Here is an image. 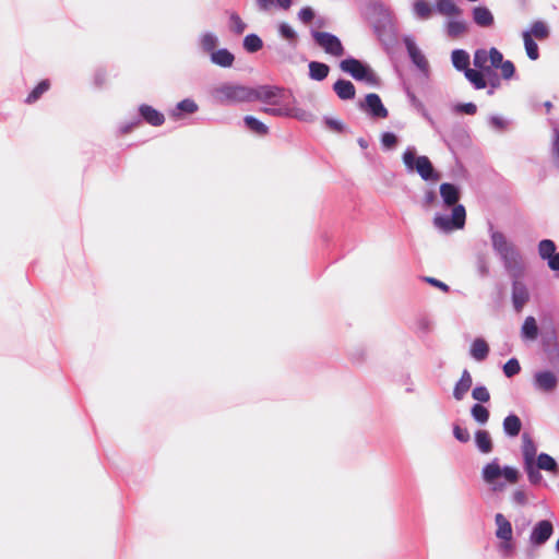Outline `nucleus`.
I'll return each instance as SVG.
<instances>
[{"label":"nucleus","mask_w":559,"mask_h":559,"mask_svg":"<svg viewBox=\"0 0 559 559\" xmlns=\"http://www.w3.org/2000/svg\"><path fill=\"white\" fill-rule=\"evenodd\" d=\"M537 467L539 469L551 472L554 474L559 473L558 464L552 456L547 453H540L537 456Z\"/></svg>","instance_id":"33"},{"label":"nucleus","mask_w":559,"mask_h":559,"mask_svg":"<svg viewBox=\"0 0 559 559\" xmlns=\"http://www.w3.org/2000/svg\"><path fill=\"white\" fill-rule=\"evenodd\" d=\"M471 415L473 419L480 425H485L489 419V411L479 403L472 406Z\"/></svg>","instance_id":"39"},{"label":"nucleus","mask_w":559,"mask_h":559,"mask_svg":"<svg viewBox=\"0 0 559 559\" xmlns=\"http://www.w3.org/2000/svg\"><path fill=\"white\" fill-rule=\"evenodd\" d=\"M473 22L479 27H491L495 23L492 12L484 5L474 7L472 9Z\"/></svg>","instance_id":"14"},{"label":"nucleus","mask_w":559,"mask_h":559,"mask_svg":"<svg viewBox=\"0 0 559 559\" xmlns=\"http://www.w3.org/2000/svg\"><path fill=\"white\" fill-rule=\"evenodd\" d=\"M425 281L427 283H429L430 285L438 287L445 293L449 292V286L445 283H443L435 277H425Z\"/></svg>","instance_id":"63"},{"label":"nucleus","mask_w":559,"mask_h":559,"mask_svg":"<svg viewBox=\"0 0 559 559\" xmlns=\"http://www.w3.org/2000/svg\"><path fill=\"white\" fill-rule=\"evenodd\" d=\"M554 527L550 521L543 520L537 522L530 535V542L534 546L544 545L552 535Z\"/></svg>","instance_id":"13"},{"label":"nucleus","mask_w":559,"mask_h":559,"mask_svg":"<svg viewBox=\"0 0 559 559\" xmlns=\"http://www.w3.org/2000/svg\"><path fill=\"white\" fill-rule=\"evenodd\" d=\"M491 246L496 254L500 258L504 269L511 275H516L521 270L522 258L515 245L507 236L490 227Z\"/></svg>","instance_id":"3"},{"label":"nucleus","mask_w":559,"mask_h":559,"mask_svg":"<svg viewBox=\"0 0 559 559\" xmlns=\"http://www.w3.org/2000/svg\"><path fill=\"white\" fill-rule=\"evenodd\" d=\"M454 110L461 114L475 115L477 106L474 103L457 104L455 105Z\"/></svg>","instance_id":"56"},{"label":"nucleus","mask_w":559,"mask_h":559,"mask_svg":"<svg viewBox=\"0 0 559 559\" xmlns=\"http://www.w3.org/2000/svg\"><path fill=\"white\" fill-rule=\"evenodd\" d=\"M49 88V81L44 80L28 94L26 103L32 104L36 102Z\"/></svg>","instance_id":"45"},{"label":"nucleus","mask_w":559,"mask_h":559,"mask_svg":"<svg viewBox=\"0 0 559 559\" xmlns=\"http://www.w3.org/2000/svg\"><path fill=\"white\" fill-rule=\"evenodd\" d=\"M475 443L481 453H490L492 451V442L488 431L477 430L475 433Z\"/></svg>","instance_id":"32"},{"label":"nucleus","mask_w":559,"mask_h":559,"mask_svg":"<svg viewBox=\"0 0 559 559\" xmlns=\"http://www.w3.org/2000/svg\"><path fill=\"white\" fill-rule=\"evenodd\" d=\"M502 426H503L504 433L507 436L513 438L520 433L521 428H522V423H521V419L519 418V416H516L514 414H510L503 419Z\"/></svg>","instance_id":"27"},{"label":"nucleus","mask_w":559,"mask_h":559,"mask_svg":"<svg viewBox=\"0 0 559 559\" xmlns=\"http://www.w3.org/2000/svg\"><path fill=\"white\" fill-rule=\"evenodd\" d=\"M340 69L356 81H362L372 86L379 84V78L374 71L368 64L353 57L342 60Z\"/></svg>","instance_id":"5"},{"label":"nucleus","mask_w":559,"mask_h":559,"mask_svg":"<svg viewBox=\"0 0 559 559\" xmlns=\"http://www.w3.org/2000/svg\"><path fill=\"white\" fill-rule=\"evenodd\" d=\"M381 143L384 147L386 148H392L396 145L397 143V138L394 133L392 132H384L382 135H381Z\"/></svg>","instance_id":"58"},{"label":"nucleus","mask_w":559,"mask_h":559,"mask_svg":"<svg viewBox=\"0 0 559 559\" xmlns=\"http://www.w3.org/2000/svg\"><path fill=\"white\" fill-rule=\"evenodd\" d=\"M197 110V103L190 98H186L177 104L176 108L171 111V116L175 118H179L182 112L194 114Z\"/></svg>","instance_id":"35"},{"label":"nucleus","mask_w":559,"mask_h":559,"mask_svg":"<svg viewBox=\"0 0 559 559\" xmlns=\"http://www.w3.org/2000/svg\"><path fill=\"white\" fill-rule=\"evenodd\" d=\"M523 33H527L533 39L545 40L549 37L550 29L544 21H535L531 24L530 28L523 31Z\"/></svg>","instance_id":"24"},{"label":"nucleus","mask_w":559,"mask_h":559,"mask_svg":"<svg viewBox=\"0 0 559 559\" xmlns=\"http://www.w3.org/2000/svg\"><path fill=\"white\" fill-rule=\"evenodd\" d=\"M314 43L323 49V51L332 57L338 58L345 53L344 46L340 38L328 32L311 31Z\"/></svg>","instance_id":"8"},{"label":"nucleus","mask_w":559,"mask_h":559,"mask_svg":"<svg viewBox=\"0 0 559 559\" xmlns=\"http://www.w3.org/2000/svg\"><path fill=\"white\" fill-rule=\"evenodd\" d=\"M257 91L259 92L260 96L257 97L255 100L257 99L269 100V99L276 97L277 94L280 93L278 88L269 87V86L261 87L260 90H257Z\"/></svg>","instance_id":"54"},{"label":"nucleus","mask_w":559,"mask_h":559,"mask_svg":"<svg viewBox=\"0 0 559 559\" xmlns=\"http://www.w3.org/2000/svg\"><path fill=\"white\" fill-rule=\"evenodd\" d=\"M257 3L262 11H266L274 3L281 9L287 10L292 5V0H257Z\"/></svg>","instance_id":"46"},{"label":"nucleus","mask_w":559,"mask_h":559,"mask_svg":"<svg viewBox=\"0 0 559 559\" xmlns=\"http://www.w3.org/2000/svg\"><path fill=\"white\" fill-rule=\"evenodd\" d=\"M502 60V53L495 47L490 49H477L474 52L473 64L483 71L488 78L495 75L493 69H498Z\"/></svg>","instance_id":"6"},{"label":"nucleus","mask_w":559,"mask_h":559,"mask_svg":"<svg viewBox=\"0 0 559 559\" xmlns=\"http://www.w3.org/2000/svg\"><path fill=\"white\" fill-rule=\"evenodd\" d=\"M314 17V11L310 7H305L298 12V19L305 23H310Z\"/></svg>","instance_id":"59"},{"label":"nucleus","mask_w":559,"mask_h":559,"mask_svg":"<svg viewBox=\"0 0 559 559\" xmlns=\"http://www.w3.org/2000/svg\"><path fill=\"white\" fill-rule=\"evenodd\" d=\"M402 162L408 173H416L425 181H438L440 179L430 159L425 155H417L415 146H407L402 154Z\"/></svg>","instance_id":"4"},{"label":"nucleus","mask_w":559,"mask_h":559,"mask_svg":"<svg viewBox=\"0 0 559 559\" xmlns=\"http://www.w3.org/2000/svg\"><path fill=\"white\" fill-rule=\"evenodd\" d=\"M444 31L448 37L459 38L467 33L468 25L464 20L451 17L445 22Z\"/></svg>","instance_id":"15"},{"label":"nucleus","mask_w":559,"mask_h":559,"mask_svg":"<svg viewBox=\"0 0 559 559\" xmlns=\"http://www.w3.org/2000/svg\"><path fill=\"white\" fill-rule=\"evenodd\" d=\"M403 43L407 50L408 57L412 62L416 66V68L426 76L429 75V62L426 59L425 55L421 52L414 38L409 35H405L403 37Z\"/></svg>","instance_id":"9"},{"label":"nucleus","mask_w":559,"mask_h":559,"mask_svg":"<svg viewBox=\"0 0 559 559\" xmlns=\"http://www.w3.org/2000/svg\"><path fill=\"white\" fill-rule=\"evenodd\" d=\"M243 122L250 131L258 135H265L269 131V128L263 122L252 116H246Z\"/></svg>","instance_id":"37"},{"label":"nucleus","mask_w":559,"mask_h":559,"mask_svg":"<svg viewBox=\"0 0 559 559\" xmlns=\"http://www.w3.org/2000/svg\"><path fill=\"white\" fill-rule=\"evenodd\" d=\"M323 121H324V124L326 126V128H329L332 131L341 133L345 129L344 123L341 120L325 117Z\"/></svg>","instance_id":"55"},{"label":"nucleus","mask_w":559,"mask_h":559,"mask_svg":"<svg viewBox=\"0 0 559 559\" xmlns=\"http://www.w3.org/2000/svg\"><path fill=\"white\" fill-rule=\"evenodd\" d=\"M489 354V346L484 338H475L471 345L469 355L477 361H483Z\"/></svg>","instance_id":"25"},{"label":"nucleus","mask_w":559,"mask_h":559,"mask_svg":"<svg viewBox=\"0 0 559 559\" xmlns=\"http://www.w3.org/2000/svg\"><path fill=\"white\" fill-rule=\"evenodd\" d=\"M440 195L443 201V204L447 206H456L459 205L460 191L456 186L453 183L444 182L440 186Z\"/></svg>","instance_id":"20"},{"label":"nucleus","mask_w":559,"mask_h":559,"mask_svg":"<svg viewBox=\"0 0 559 559\" xmlns=\"http://www.w3.org/2000/svg\"><path fill=\"white\" fill-rule=\"evenodd\" d=\"M521 370L519 360L516 358L509 359L503 366V372L508 378L518 374Z\"/></svg>","instance_id":"51"},{"label":"nucleus","mask_w":559,"mask_h":559,"mask_svg":"<svg viewBox=\"0 0 559 559\" xmlns=\"http://www.w3.org/2000/svg\"><path fill=\"white\" fill-rule=\"evenodd\" d=\"M489 123L492 128L497 130H503L507 127V121L499 116H491L489 119Z\"/></svg>","instance_id":"61"},{"label":"nucleus","mask_w":559,"mask_h":559,"mask_svg":"<svg viewBox=\"0 0 559 559\" xmlns=\"http://www.w3.org/2000/svg\"><path fill=\"white\" fill-rule=\"evenodd\" d=\"M536 452L537 449L533 440L527 435H523L522 453L524 464L533 463L536 456Z\"/></svg>","instance_id":"34"},{"label":"nucleus","mask_w":559,"mask_h":559,"mask_svg":"<svg viewBox=\"0 0 559 559\" xmlns=\"http://www.w3.org/2000/svg\"><path fill=\"white\" fill-rule=\"evenodd\" d=\"M139 112L140 116L151 126L159 127L165 121L164 115L150 105H141L139 107Z\"/></svg>","instance_id":"21"},{"label":"nucleus","mask_w":559,"mask_h":559,"mask_svg":"<svg viewBox=\"0 0 559 559\" xmlns=\"http://www.w3.org/2000/svg\"><path fill=\"white\" fill-rule=\"evenodd\" d=\"M272 105L271 107H265L263 111L272 116L287 117V102L274 100Z\"/></svg>","instance_id":"43"},{"label":"nucleus","mask_w":559,"mask_h":559,"mask_svg":"<svg viewBox=\"0 0 559 559\" xmlns=\"http://www.w3.org/2000/svg\"><path fill=\"white\" fill-rule=\"evenodd\" d=\"M495 523L497 526L496 537L499 539H512L513 530L510 521L501 513H497L495 516Z\"/></svg>","instance_id":"23"},{"label":"nucleus","mask_w":559,"mask_h":559,"mask_svg":"<svg viewBox=\"0 0 559 559\" xmlns=\"http://www.w3.org/2000/svg\"><path fill=\"white\" fill-rule=\"evenodd\" d=\"M379 19L374 22V32L377 33L380 39L386 35V33L393 34L394 31V19L393 13L390 9L384 5H379L377 8Z\"/></svg>","instance_id":"11"},{"label":"nucleus","mask_w":559,"mask_h":559,"mask_svg":"<svg viewBox=\"0 0 559 559\" xmlns=\"http://www.w3.org/2000/svg\"><path fill=\"white\" fill-rule=\"evenodd\" d=\"M333 91L342 100L353 99L356 95V88L354 84L350 81L344 79H340L333 84Z\"/></svg>","instance_id":"22"},{"label":"nucleus","mask_w":559,"mask_h":559,"mask_svg":"<svg viewBox=\"0 0 559 559\" xmlns=\"http://www.w3.org/2000/svg\"><path fill=\"white\" fill-rule=\"evenodd\" d=\"M287 117L298 119L304 122L313 121L314 117L311 112L293 106L289 102H287Z\"/></svg>","instance_id":"36"},{"label":"nucleus","mask_w":559,"mask_h":559,"mask_svg":"<svg viewBox=\"0 0 559 559\" xmlns=\"http://www.w3.org/2000/svg\"><path fill=\"white\" fill-rule=\"evenodd\" d=\"M521 335L524 340L534 341L538 336V326L534 317H526L521 328Z\"/></svg>","instance_id":"29"},{"label":"nucleus","mask_w":559,"mask_h":559,"mask_svg":"<svg viewBox=\"0 0 559 559\" xmlns=\"http://www.w3.org/2000/svg\"><path fill=\"white\" fill-rule=\"evenodd\" d=\"M533 385L542 392H552L558 385V377L550 370H540L534 373Z\"/></svg>","instance_id":"12"},{"label":"nucleus","mask_w":559,"mask_h":559,"mask_svg":"<svg viewBox=\"0 0 559 559\" xmlns=\"http://www.w3.org/2000/svg\"><path fill=\"white\" fill-rule=\"evenodd\" d=\"M477 270L481 276H487L489 273V266L485 257H479L477 260Z\"/></svg>","instance_id":"62"},{"label":"nucleus","mask_w":559,"mask_h":559,"mask_svg":"<svg viewBox=\"0 0 559 559\" xmlns=\"http://www.w3.org/2000/svg\"><path fill=\"white\" fill-rule=\"evenodd\" d=\"M550 270L559 271V252H555L551 258L547 260Z\"/></svg>","instance_id":"64"},{"label":"nucleus","mask_w":559,"mask_h":559,"mask_svg":"<svg viewBox=\"0 0 559 559\" xmlns=\"http://www.w3.org/2000/svg\"><path fill=\"white\" fill-rule=\"evenodd\" d=\"M359 107L373 119H384L389 115L380 96L374 93L367 94L365 102L360 103Z\"/></svg>","instance_id":"10"},{"label":"nucleus","mask_w":559,"mask_h":559,"mask_svg":"<svg viewBox=\"0 0 559 559\" xmlns=\"http://www.w3.org/2000/svg\"><path fill=\"white\" fill-rule=\"evenodd\" d=\"M528 300V292L525 285L514 281L512 285V302L514 309L520 312Z\"/></svg>","instance_id":"18"},{"label":"nucleus","mask_w":559,"mask_h":559,"mask_svg":"<svg viewBox=\"0 0 559 559\" xmlns=\"http://www.w3.org/2000/svg\"><path fill=\"white\" fill-rule=\"evenodd\" d=\"M499 68L501 69V75L503 79L509 80L513 76L515 72V68L512 61L503 59L501 60V63L499 64Z\"/></svg>","instance_id":"53"},{"label":"nucleus","mask_w":559,"mask_h":559,"mask_svg":"<svg viewBox=\"0 0 559 559\" xmlns=\"http://www.w3.org/2000/svg\"><path fill=\"white\" fill-rule=\"evenodd\" d=\"M473 384V378L472 374L467 369H464L460 380L455 383L453 389V397L456 401H462L467 392L471 390Z\"/></svg>","instance_id":"17"},{"label":"nucleus","mask_w":559,"mask_h":559,"mask_svg":"<svg viewBox=\"0 0 559 559\" xmlns=\"http://www.w3.org/2000/svg\"><path fill=\"white\" fill-rule=\"evenodd\" d=\"M556 252V243L550 239H544L538 243L540 259L547 261Z\"/></svg>","instance_id":"40"},{"label":"nucleus","mask_w":559,"mask_h":559,"mask_svg":"<svg viewBox=\"0 0 559 559\" xmlns=\"http://www.w3.org/2000/svg\"><path fill=\"white\" fill-rule=\"evenodd\" d=\"M464 75L476 90H481L487 86L486 78L488 76L478 69H466Z\"/></svg>","instance_id":"28"},{"label":"nucleus","mask_w":559,"mask_h":559,"mask_svg":"<svg viewBox=\"0 0 559 559\" xmlns=\"http://www.w3.org/2000/svg\"><path fill=\"white\" fill-rule=\"evenodd\" d=\"M501 544L499 545V551L503 557H509L513 554L514 546L512 544V539H501Z\"/></svg>","instance_id":"60"},{"label":"nucleus","mask_w":559,"mask_h":559,"mask_svg":"<svg viewBox=\"0 0 559 559\" xmlns=\"http://www.w3.org/2000/svg\"><path fill=\"white\" fill-rule=\"evenodd\" d=\"M433 11L435 5L432 7L427 0H414L412 3V13L417 20H430L433 15Z\"/></svg>","instance_id":"19"},{"label":"nucleus","mask_w":559,"mask_h":559,"mask_svg":"<svg viewBox=\"0 0 559 559\" xmlns=\"http://www.w3.org/2000/svg\"><path fill=\"white\" fill-rule=\"evenodd\" d=\"M520 471L513 466H501L499 459H493L481 469L483 480L493 492L503 491L508 485L516 484L520 479Z\"/></svg>","instance_id":"1"},{"label":"nucleus","mask_w":559,"mask_h":559,"mask_svg":"<svg viewBox=\"0 0 559 559\" xmlns=\"http://www.w3.org/2000/svg\"><path fill=\"white\" fill-rule=\"evenodd\" d=\"M466 212L463 205H456L451 215L437 214L433 218V225L441 231L449 233L454 229H461L465 225Z\"/></svg>","instance_id":"7"},{"label":"nucleus","mask_w":559,"mask_h":559,"mask_svg":"<svg viewBox=\"0 0 559 559\" xmlns=\"http://www.w3.org/2000/svg\"><path fill=\"white\" fill-rule=\"evenodd\" d=\"M263 47L262 39L255 34H249L243 39V48L248 52H257Z\"/></svg>","instance_id":"41"},{"label":"nucleus","mask_w":559,"mask_h":559,"mask_svg":"<svg viewBox=\"0 0 559 559\" xmlns=\"http://www.w3.org/2000/svg\"><path fill=\"white\" fill-rule=\"evenodd\" d=\"M511 500L514 504L520 506V507H524L528 502L526 491L522 488H519L513 491V493L511 496Z\"/></svg>","instance_id":"52"},{"label":"nucleus","mask_w":559,"mask_h":559,"mask_svg":"<svg viewBox=\"0 0 559 559\" xmlns=\"http://www.w3.org/2000/svg\"><path fill=\"white\" fill-rule=\"evenodd\" d=\"M435 11L449 19L460 17L462 14V10L456 5L454 0H436Z\"/></svg>","instance_id":"16"},{"label":"nucleus","mask_w":559,"mask_h":559,"mask_svg":"<svg viewBox=\"0 0 559 559\" xmlns=\"http://www.w3.org/2000/svg\"><path fill=\"white\" fill-rule=\"evenodd\" d=\"M453 435L460 442H467L471 438L469 432L466 428H462L459 425L453 427Z\"/></svg>","instance_id":"57"},{"label":"nucleus","mask_w":559,"mask_h":559,"mask_svg":"<svg viewBox=\"0 0 559 559\" xmlns=\"http://www.w3.org/2000/svg\"><path fill=\"white\" fill-rule=\"evenodd\" d=\"M525 472L531 484L537 485L543 480V475L540 474L539 468L534 467L533 463L525 464Z\"/></svg>","instance_id":"49"},{"label":"nucleus","mask_w":559,"mask_h":559,"mask_svg":"<svg viewBox=\"0 0 559 559\" xmlns=\"http://www.w3.org/2000/svg\"><path fill=\"white\" fill-rule=\"evenodd\" d=\"M308 67L309 76L314 81H323L330 72L329 66L319 61H311Z\"/></svg>","instance_id":"31"},{"label":"nucleus","mask_w":559,"mask_h":559,"mask_svg":"<svg viewBox=\"0 0 559 559\" xmlns=\"http://www.w3.org/2000/svg\"><path fill=\"white\" fill-rule=\"evenodd\" d=\"M211 98L219 105H235L249 103L259 97V92L246 85L234 83H222L210 90Z\"/></svg>","instance_id":"2"},{"label":"nucleus","mask_w":559,"mask_h":559,"mask_svg":"<svg viewBox=\"0 0 559 559\" xmlns=\"http://www.w3.org/2000/svg\"><path fill=\"white\" fill-rule=\"evenodd\" d=\"M551 155L559 170V126L552 128Z\"/></svg>","instance_id":"47"},{"label":"nucleus","mask_w":559,"mask_h":559,"mask_svg":"<svg viewBox=\"0 0 559 559\" xmlns=\"http://www.w3.org/2000/svg\"><path fill=\"white\" fill-rule=\"evenodd\" d=\"M217 37L213 33H205L201 36L200 43L204 51L213 52L217 46Z\"/></svg>","instance_id":"44"},{"label":"nucleus","mask_w":559,"mask_h":559,"mask_svg":"<svg viewBox=\"0 0 559 559\" xmlns=\"http://www.w3.org/2000/svg\"><path fill=\"white\" fill-rule=\"evenodd\" d=\"M278 33L284 39L288 40L295 46L297 40V34L289 24L285 22L281 23L278 25Z\"/></svg>","instance_id":"48"},{"label":"nucleus","mask_w":559,"mask_h":559,"mask_svg":"<svg viewBox=\"0 0 559 559\" xmlns=\"http://www.w3.org/2000/svg\"><path fill=\"white\" fill-rule=\"evenodd\" d=\"M451 60L453 63V67L459 71H466V69H469V55L467 51L463 49H455L451 53Z\"/></svg>","instance_id":"30"},{"label":"nucleus","mask_w":559,"mask_h":559,"mask_svg":"<svg viewBox=\"0 0 559 559\" xmlns=\"http://www.w3.org/2000/svg\"><path fill=\"white\" fill-rule=\"evenodd\" d=\"M229 28L235 34L240 35L246 31L247 24L236 12H231L229 15Z\"/></svg>","instance_id":"42"},{"label":"nucleus","mask_w":559,"mask_h":559,"mask_svg":"<svg viewBox=\"0 0 559 559\" xmlns=\"http://www.w3.org/2000/svg\"><path fill=\"white\" fill-rule=\"evenodd\" d=\"M472 396L474 400L480 403H486L490 400V393L488 389L484 385L475 386L472 391Z\"/></svg>","instance_id":"50"},{"label":"nucleus","mask_w":559,"mask_h":559,"mask_svg":"<svg viewBox=\"0 0 559 559\" xmlns=\"http://www.w3.org/2000/svg\"><path fill=\"white\" fill-rule=\"evenodd\" d=\"M234 60H235L234 55L225 48L218 49L216 51L214 50L211 53V61L219 67H223V68L231 67L234 63Z\"/></svg>","instance_id":"26"},{"label":"nucleus","mask_w":559,"mask_h":559,"mask_svg":"<svg viewBox=\"0 0 559 559\" xmlns=\"http://www.w3.org/2000/svg\"><path fill=\"white\" fill-rule=\"evenodd\" d=\"M522 38L527 57L531 60H537L539 58V50L536 41L527 33H522Z\"/></svg>","instance_id":"38"}]
</instances>
